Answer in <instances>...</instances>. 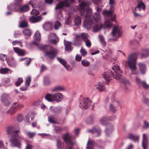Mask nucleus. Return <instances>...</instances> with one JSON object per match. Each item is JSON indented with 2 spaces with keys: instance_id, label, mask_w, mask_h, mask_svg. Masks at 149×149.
I'll list each match as a JSON object with an SVG mask.
<instances>
[{
  "instance_id": "nucleus-1",
  "label": "nucleus",
  "mask_w": 149,
  "mask_h": 149,
  "mask_svg": "<svg viewBox=\"0 0 149 149\" xmlns=\"http://www.w3.org/2000/svg\"><path fill=\"white\" fill-rule=\"evenodd\" d=\"M90 3L87 1H82L80 5V11L81 15L82 17L84 18V22L83 25L85 29L87 30H90L91 28L92 25L94 32H97L102 28H110L112 26L111 19H109L108 20L104 21L103 25L101 24L99 25L97 23H93L92 21V18L96 22H101V17L100 14L98 13H95L94 15L92 17V10L89 8Z\"/></svg>"
},
{
  "instance_id": "nucleus-2",
  "label": "nucleus",
  "mask_w": 149,
  "mask_h": 149,
  "mask_svg": "<svg viewBox=\"0 0 149 149\" xmlns=\"http://www.w3.org/2000/svg\"><path fill=\"white\" fill-rule=\"evenodd\" d=\"M6 131L8 133L12 134L9 140L11 144L14 147L21 148L22 144L20 141L21 139H23V138L20 136L19 130L15 131L13 127L9 126L6 128Z\"/></svg>"
},
{
  "instance_id": "nucleus-3",
  "label": "nucleus",
  "mask_w": 149,
  "mask_h": 149,
  "mask_svg": "<svg viewBox=\"0 0 149 149\" xmlns=\"http://www.w3.org/2000/svg\"><path fill=\"white\" fill-rule=\"evenodd\" d=\"M112 69L113 72L111 71L109 72H105L102 75V77L106 80L108 84L111 79V75H112L113 78L116 79H120L121 74L120 73H121L122 71L120 70L119 66L117 65H115L112 67Z\"/></svg>"
},
{
  "instance_id": "nucleus-4",
  "label": "nucleus",
  "mask_w": 149,
  "mask_h": 149,
  "mask_svg": "<svg viewBox=\"0 0 149 149\" xmlns=\"http://www.w3.org/2000/svg\"><path fill=\"white\" fill-rule=\"evenodd\" d=\"M137 55L133 54L130 55L128 59L127 64L131 71V74H134L136 73V60Z\"/></svg>"
},
{
  "instance_id": "nucleus-5",
  "label": "nucleus",
  "mask_w": 149,
  "mask_h": 149,
  "mask_svg": "<svg viewBox=\"0 0 149 149\" xmlns=\"http://www.w3.org/2000/svg\"><path fill=\"white\" fill-rule=\"evenodd\" d=\"M22 2V0H15L14 4L9 6L8 8L10 10L14 9L16 11H20L22 12H25L29 10V7L27 5H25L20 8L21 3Z\"/></svg>"
},
{
  "instance_id": "nucleus-6",
  "label": "nucleus",
  "mask_w": 149,
  "mask_h": 149,
  "mask_svg": "<svg viewBox=\"0 0 149 149\" xmlns=\"http://www.w3.org/2000/svg\"><path fill=\"white\" fill-rule=\"evenodd\" d=\"M42 47L46 56L52 59L56 56L57 51L56 49L53 48L50 46L47 45L42 46Z\"/></svg>"
},
{
  "instance_id": "nucleus-7",
  "label": "nucleus",
  "mask_w": 149,
  "mask_h": 149,
  "mask_svg": "<svg viewBox=\"0 0 149 149\" xmlns=\"http://www.w3.org/2000/svg\"><path fill=\"white\" fill-rule=\"evenodd\" d=\"M63 98V95L59 93H55L53 94H48L46 95L45 99L50 102L55 101L57 102H61Z\"/></svg>"
},
{
  "instance_id": "nucleus-8",
  "label": "nucleus",
  "mask_w": 149,
  "mask_h": 149,
  "mask_svg": "<svg viewBox=\"0 0 149 149\" xmlns=\"http://www.w3.org/2000/svg\"><path fill=\"white\" fill-rule=\"evenodd\" d=\"M116 4V0H109V4L110 5V10H104L102 13L105 17H111L112 16V13L114 10L113 6Z\"/></svg>"
},
{
  "instance_id": "nucleus-9",
  "label": "nucleus",
  "mask_w": 149,
  "mask_h": 149,
  "mask_svg": "<svg viewBox=\"0 0 149 149\" xmlns=\"http://www.w3.org/2000/svg\"><path fill=\"white\" fill-rule=\"evenodd\" d=\"M80 108L82 109H86L90 107L91 102L89 98H81L79 100Z\"/></svg>"
},
{
  "instance_id": "nucleus-10",
  "label": "nucleus",
  "mask_w": 149,
  "mask_h": 149,
  "mask_svg": "<svg viewBox=\"0 0 149 149\" xmlns=\"http://www.w3.org/2000/svg\"><path fill=\"white\" fill-rule=\"evenodd\" d=\"M73 138L72 136L68 133L65 134L63 136V139L68 146V149H73L71 146L75 143V141H73Z\"/></svg>"
},
{
  "instance_id": "nucleus-11",
  "label": "nucleus",
  "mask_w": 149,
  "mask_h": 149,
  "mask_svg": "<svg viewBox=\"0 0 149 149\" xmlns=\"http://www.w3.org/2000/svg\"><path fill=\"white\" fill-rule=\"evenodd\" d=\"M0 100L2 104L6 106H8L10 104L9 96L6 93H3L1 94Z\"/></svg>"
},
{
  "instance_id": "nucleus-12",
  "label": "nucleus",
  "mask_w": 149,
  "mask_h": 149,
  "mask_svg": "<svg viewBox=\"0 0 149 149\" xmlns=\"http://www.w3.org/2000/svg\"><path fill=\"white\" fill-rule=\"evenodd\" d=\"M122 31L120 27L118 26H114L113 28L111 31V35L117 38L120 37L122 34Z\"/></svg>"
},
{
  "instance_id": "nucleus-13",
  "label": "nucleus",
  "mask_w": 149,
  "mask_h": 149,
  "mask_svg": "<svg viewBox=\"0 0 149 149\" xmlns=\"http://www.w3.org/2000/svg\"><path fill=\"white\" fill-rule=\"evenodd\" d=\"M119 103L115 99L112 98L111 102L110 104L109 108L112 112L114 113L117 111V108L119 106Z\"/></svg>"
},
{
  "instance_id": "nucleus-14",
  "label": "nucleus",
  "mask_w": 149,
  "mask_h": 149,
  "mask_svg": "<svg viewBox=\"0 0 149 149\" xmlns=\"http://www.w3.org/2000/svg\"><path fill=\"white\" fill-rule=\"evenodd\" d=\"M74 1V0H64L63 2H60L57 4L55 9L56 10L62 8L64 6H68L70 3L73 2Z\"/></svg>"
},
{
  "instance_id": "nucleus-15",
  "label": "nucleus",
  "mask_w": 149,
  "mask_h": 149,
  "mask_svg": "<svg viewBox=\"0 0 149 149\" xmlns=\"http://www.w3.org/2000/svg\"><path fill=\"white\" fill-rule=\"evenodd\" d=\"M87 131L88 132L92 133L94 137L98 136L101 132V130L98 127H93L92 129L87 130Z\"/></svg>"
},
{
  "instance_id": "nucleus-16",
  "label": "nucleus",
  "mask_w": 149,
  "mask_h": 149,
  "mask_svg": "<svg viewBox=\"0 0 149 149\" xmlns=\"http://www.w3.org/2000/svg\"><path fill=\"white\" fill-rule=\"evenodd\" d=\"M148 145V139L146 134L143 133L142 135V146L143 149H147Z\"/></svg>"
},
{
  "instance_id": "nucleus-17",
  "label": "nucleus",
  "mask_w": 149,
  "mask_h": 149,
  "mask_svg": "<svg viewBox=\"0 0 149 149\" xmlns=\"http://www.w3.org/2000/svg\"><path fill=\"white\" fill-rule=\"evenodd\" d=\"M139 136L137 135L129 133L128 134V138L132 141H134L135 143H138L139 140Z\"/></svg>"
},
{
  "instance_id": "nucleus-18",
  "label": "nucleus",
  "mask_w": 149,
  "mask_h": 149,
  "mask_svg": "<svg viewBox=\"0 0 149 149\" xmlns=\"http://www.w3.org/2000/svg\"><path fill=\"white\" fill-rule=\"evenodd\" d=\"M138 3L137 7H135L134 10L136 11L138 8H139V11L141 10V9H143L144 10L145 9V6L141 0H137Z\"/></svg>"
},
{
  "instance_id": "nucleus-19",
  "label": "nucleus",
  "mask_w": 149,
  "mask_h": 149,
  "mask_svg": "<svg viewBox=\"0 0 149 149\" xmlns=\"http://www.w3.org/2000/svg\"><path fill=\"white\" fill-rule=\"evenodd\" d=\"M24 105L18 102H15L11 105V107H13L16 111L21 109V108L24 107Z\"/></svg>"
},
{
  "instance_id": "nucleus-20",
  "label": "nucleus",
  "mask_w": 149,
  "mask_h": 149,
  "mask_svg": "<svg viewBox=\"0 0 149 149\" xmlns=\"http://www.w3.org/2000/svg\"><path fill=\"white\" fill-rule=\"evenodd\" d=\"M42 19V17L41 15L36 17L32 16L29 18L30 22L33 23L39 22Z\"/></svg>"
},
{
  "instance_id": "nucleus-21",
  "label": "nucleus",
  "mask_w": 149,
  "mask_h": 149,
  "mask_svg": "<svg viewBox=\"0 0 149 149\" xmlns=\"http://www.w3.org/2000/svg\"><path fill=\"white\" fill-rule=\"evenodd\" d=\"M57 60L61 63L68 70H70V66L67 65L66 62L63 59L59 57L57 58Z\"/></svg>"
},
{
  "instance_id": "nucleus-22",
  "label": "nucleus",
  "mask_w": 149,
  "mask_h": 149,
  "mask_svg": "<svg viewBox=\"0 0 149 149\" xmlns=\"http://www.w3.org/2000/svg\"><path fill=\"white\" fill-rule=\"evenodd\" d=\"M76 37L84 41H85L86 39H88V35L86 33H82L80 34L76 35Z\"/></svg>"
},
{
  "instance_id": "nucleus-23",
  "label": "nucleus",
  "mask_w": 149,
  "mask_h": 149,
  "mask_svg": "<svg viewBox=\"0 0 149 149\" xmlns=\"http://www.w3.org/2000/svg\"><path fill=\"white\" fill-rule=\"evenodd\" d=\"M95 143L92 139H89L87 144L86 149H93Z\"/></svg>"
},
{
  "instance_id": "nucleus-24",
  "label": "nucleus",
  "mask_w": 149,
  "mask_h": 149,
  "mask_svg": "<svg viewBox=\"0 0 149 149\" xmlns=\"http://www.w3.org/2000/svg\"><path fill=\"white\" fill-rule=\"evenodd\" d=\"M13 49L15 53L20 56H24L26 54L24 50L20 49L19 48L13 47Z\"/></svg>"
},
{
  "instance_id": "nucleus-25",
  "label": "nucleus",
  "mask_w": 149,
  "mask_h": 149,
  "mask_svg": "<svg viewBox=\"0 0 149 149\" xmlns=\"http://www.w3.org/2000/svg\"><path fill=\"white\" fill-rule=\"evenodd\" d=\"M139 67L140 73L142 74H144L146 71L145 65L141 63H139Z\"/></svg>"
},
{
  "instance_id": "nucleus-26",
  "label": "nucleus",
  "mask_w": 149,
  "mask_h": 149,
  "mask_svg": "<svg viewBox=\"0 0 149 149\" xmlns=\"http://www.w3.org/2000/svg\"><path fill=\"white\" fill-rule=\"evenodd\" d=\"M23 32L25 35V38L27 39L28 38V37L31 35V31L29 29H25L23 30Z\"/></svg>"
},
{
  "instance_id": "nucleus-27",
  "label": "nucleus",
  "mask_w": 149,
  "mask_h": 149,
  "mask_svg": "<svg viewBox=\"0 0 149 149\" xmlns=\"http://www.w3.org/2000/svg\"><path fill=\"white\" fill-rule=\"evenodd\" d=\"M94 115L92 114L88 117L86 120V123L87 124H93L94 123Z\"/></svg>"
},
{
  "instance_id": "nucleus-28",
  "label": "nucleus",
  "mask_w": 149,
  "mask_h": 149,
  "mask_svg": "<svg viewBox=\"0 0 149 149\" xmlns=\"http://www.w3.org/2000/svg\"><path fill=\"white\" fill-rule=\"evenodd\" d=\"M13 71L8 68H2L0 69V73L1 74H11Z\"/></svg>"
},
{
  "instance_id": "nucleus-29",
  "label": "nucleus",
  "mask_w": 149,
  "mask_h": 149,
  "mask_svg": "<svg viewBox=\"0 0 149 149\" xmlns=\"http://www.w3.org/2000/svg\"><path fill=\"white\" fill-rule=\"evenodd\" d=\"M113 130V125L111 124H109L107 125L105 132L107 135L111 132Z\"/></svg>"
},
{
  "instance_id": "nucleus-30",
  "label": "nucleus",
  "mask_w": 149,
  "mask_h": 149,
  "mask_svg": "<svg viewBox=\"0 0 149 149\" xmlns=\"http://www.w3.org/2000/svg\"><path fill=\"white\" fill-rule=\"evenodd\" d=\"M141 54L143 57H146L149 55V49L145 48L143 49L142 51Z\"/></svg>"
},
{
  "instance_id": "nucleus-31",
  "label": "nucleus",
  "mask_w": 149,
  "mask_h": 149,
  "mask_svg": "<svg viewBox=\"0 0 149 149\" xmlns=\"http://www.w3.org/2000/svg\"><path fill=\"white\" fill-rule=\"evenodd\" d=\"M109 120L108 117L107 116H103L101 118L100 120V122L103 125H105L107 122Z\"/></svg>"
},
{
  "instance_id": "nucleus-32",
  "label": "nucleus",
  "mask_w": 149,
  "mask_h": 149,
  "mask_svg": "<svg viewBox=\"0 0 149 149\" xmlns=\"http://www.w3.org/2000/svg\"><path fill=\"white\" fill-rule=\"evenodd\" d=\"M65 46V50L67 51H71L72 48L71 47V42L68 41L65 42L64 44Z\"/></svg>"
},
{
  "instance_id": "nucleus-33",
  "label": "nucleus",
  "mask_w": 149,
  "mask_h": 149,
  "mask_svg": "<svg viewBox=\"0 0 149 149\" xmlns=\"http://www.w3.org/2000/svg\"><path fill=\"white\" fill-rule=\"evenodd\" d=\"M64 90V87L63 86H60L55 87L53 89V91L55 92H61Z\"/></svg>"
},
{
  "instance_id": "nucleus-34",
  "label": "nucleus",
  "mask_w": 149,
  "mask_h": 149,
  "mask_svg": "<svg viewBox=\"0 0 149 149\" xmlns=\"http://www.w3.org/2000/svg\"><path fill=\"white\" fill-rule=\"evenodd\" d=\"M34 38L35 40L40 41L41 39L40 34L38 31H37L34 36Z\"/></svg>"
},
{
  "instance_id": "nucleus-35",
  "label": "nucleus",
  "mask_w": 149,
  "mask_h": 149,
  "mask_svg": "<svg viewBox=\"0 0 149 149\" xmlns=\"http://www.w3.org/2000/svg\"><path fill=\"white\" fill-rule=\"evenodd\" d=\"M51 83L48 77H44L43 85L45 86H48Z\"/></svg>"
},
{
  "instance_id": "nucleus-36",
  "label": "nucleus",
  "mask_w": 149,
  "mask_h": 149,
  "mask_svg": "<svg viewBox=\"0 0 149 149\" xmlns=\"http://www.w3.org/2000/svg\"><path fill=\"white\" fill-rule=\"evenodd\" d=\"M35 114L33 113H32L30 115H29L27 114L25 116V118H26V120H25L27 122L29 123L30 122L29 120V117H31V120H32L34 117Z\"/></svg>"
},
{
  "instance_id": "nucleus-37",
  "label": "nucleus",
  "mask_w": 149,
  "mask_h": 149,
  "mask_svg": "<svg viewBox=\"0 0 149 149\" xmlns=\"http://www.w3.org/2000/svg\"><path fill=\"white\" fill-rule=\"evenodd\" d=\"M74 25L77 26L81 24V18L79 17H77L75 18L74 20Z\"/></svg>"
},
{
  "instance_id": "nucleus-38",
  "label": "nucleus",
  "mask_w": 149,
  "mask_h": 149,
  "mask_svg": "<svg viewBox=\"0 0 149 149\" xmlns=\"http://www.w3.org/2000/svg\"><path fill=\"white\" fill-rule=\"evenodd\" d=\"M52 27L51 24L49 23H46L43 26V28L46 30H48L52 29Z\"/></svg>"
},
{
  "instance_id": "nucleus-39",
  "label": "nucleus",
  "mask_w": 149,
  "mask_h": 149,
  "mask_svg": "<svg viewBox=\"0 0 149 149\" xmlns=\"http://www.w3.org/2000/svg\"><path fill=\"white\" fill-rule=\"evenodd\" d=\"M16 111L13 107H10L8 110H7L6 113L8 114H10L12 115L14 114L16 112Z\"/></svg>"
},
{
  "instance_id": "nucleus-40",
  "label": "nucleus",
  "mask_w": 149,
  "mask_h": 149,
  "mask_svg": "<svg viewBox=\"0 0 149 149\" xmlns=\"http://www.w3.org/2000/svg\"><path fill=\"white\" fill-rule=\"evenodd\" d=\"M62 109V108L61 107L58 106L54 107L53 109V111L56 113H58L61 112Z\"/></svg>"
},
{
  "instance_id": "nucleus-41",
  "label": "nucleus",
  "mask_w": 149,
  "mask_h": 149,
  "mask_svg": "<svg viewBox=\"0 0 149 149\" xmlns=\"http://www.w3.org/2000/svg\"><path fill=\"white\" fill-rule=\"evenodd\" d=\"M28 24L25 20H22L19 23V27H24L28 26Z\"/></svg>"
},
{
  "instance_id": "nucleus-42",
  "label": "nucleus",
  "mask_w": 149,
  "mask_h": 149,
  "mask_svg": "<svg viewBox=\"0 0 149 149\" xmlns=\"http://www.w3.org/2000/svg\"><path fill=\"white\" fill-rule=\"evenodd\" d=\"M81 63L82 65L85 67H88L90 64L89 61L86 60H82Z\"/></svg>"
},
{
  "instance_id": "nucleus-43",
  "label": "nucleus",
  "mask_w": 149,
  "mask_h": 149,
  "mask_svg": "<svg viewBox=\"0 0 149 149\" xmlns=\"http://www.w3.org/2000/svg\"><path fill=\"white\" fill-rule=\"evenodd\" d=\"M54 25L55 30H57L61 27V24L59 21H56L55 22Z\"/></svg>"
},
{
  "instance_id": "nucleus-44",
  "label": "nucleus",
  "mask_w": 149,
  "mask_h": 149,
  "mask_svg": "<svg viewBox=\"0 0 149 149\" xmlns=\"http://www.w3.org/2000/svg\"><path fill=\"white\" fill-rule=\"evenodd\" d=\"M55 39H48L49 42L51 43L54 44L56 45L57 44V42L59 41L58 37V38H55Z\"/></svg>"
},
{
  "instance_id": "nucleus-45",
  "label": "nucleus",
  "mask_w": 149,
  "mask_h": 149,
  "mask_svg": "<svg viewBox=\"0 0 149 149\" xmlns=\"http://www.w3.org/2000/svg\"><path fill=\"white\" fill-rule=\"evenodd\" d=\"M26 135L30 138H33L35 135L36 133L34 132H28L26 133Z\"/></svg>"
},
{
  "instance_id": "nucleus-46",
  "label": "nucleus",
  "mask_w": 149,
  "mask_h": 149,
  "mask_svg": "<svg viewBox=\"0 0 149 149\" xmlns=\"http://www.w3.org/2000/svg\"><path fill=\"white\" fill-rule=\"evenodd\" d=\"M58 38V36L56 35L54 33H51L49 34L48 36V39H54L55 38Z\"/></svg>"
},
{
  "instance_id": "nucleus-47",
  "label": "nucleus",
  "mask_w": 149,
  "mask_h": 149,
  "mask_svg": "<svg viewBox=\"0 0 149 149\" xmlns=\"http://www.w3.org/2000/svg\"><path fill=\"white\" fill-rule=\"evenodd\" d=\"M56 18V19L58 20H63V16L61 11H60L58 12Z\"/></svg>"
},
{
  "instance_id": "nucleus-48",
  "label": "nucleus",
  "mask_w": 149,
  "mask_h": 149,
  "mask_svg": "<svg viewBox=\"0 0 149 149\" xmlns=\"http://www.w3.org/2000/svg\"><path fill=\"white\" fill-rule=\"evenodd\" d=\"M99 38L102 45L103 46H105V45L106 43L103 36H102L100 35L99 36Z\"/></svg>"
},
{
  "instance_id": "nucleus-49",
  "label": "nucleus",
  "mask_w": 149,
  "mask_h": 149,
  "mask_svg": "<svg viewBox=\"0 0 149 149\" xmlns=\"http://www.w3.org/2000/svg\"><path fill=\"white\" fill-rule=\"evenodd\" d=\"M23 79L19 78L18 79L17 81L15 82V85L17 86H19L23 81Z\"/></svg>"
},
{
  "instance_id": "nucleus-50",
  "label": "nucleus",
  "mask_w": 149,
  "mask_h": 149,
  "mask_svg": "<svg viewBox=\"0 0 149 149\" xmlns=\"http://www.w3.org/2000/svg\"><path fill=\"white\" fill-rule=\"evenodd\" d=\"M31 81V78L30 77H28L26 78V81L25 82V85L26 86L29 87L30 85Z\"/></svg>"
},
{
  "instance_id": "nucleus-51",
  "label": "nucleus",
  "mask_w": 149,
  "mask_h": 149,
  "mask_svg": "<svg viewBox=\"0 0 149 149\" xmlns=\"http://www.w3.org/2000/svg\"><path fill=\"white\" fill-rule=\"evenodd\" d=\"M31 14L33 15H37L40 14V12L38 10L33 9L31 12Z\"/></svg>"
},
{
  "instance_id": "nucleus-52",
  "label": "nucleus",
  "mask_w": 149,
  "mask_h": 149,
  "mask_svg": "<svg viewBox=\"0 0 149 149\" xmlns=\"http://www.w3.org/2000/svg\"><path fill=\"white\" fill-rule=\"evenodd\" d=\"M12 44L13 45L15 46L16 45L18 44L20 46H22V44L20 41L19 40L13 41L12 42Z\"/></svg>"
},
{
  "instance_id": "nucleus-53",
  "label": "nucleus",
  "mask_w": 149,
  "mask_h": 149,
  "mask_svg": "<svg viewBox=\"0 0 149 149\" xmlns=\"http://www.w3.org/2000/svg\"><path fill=\"white\" fill-rule=\"evenodd\" d=\"M143 129H147L149 127V123L148 121L144 120L143 121Z\"/></svg>"
},
{
  "instance_id": "nucleus-54",
  "label": "nucleus",
  "mask_w": 149,
  "mask_h": 149,
  "mask_svg": "<svg viewBox=\"0 0 149 149\" xmlns=\"http://www.w3.org/2000/svg\"><path fill=\"white\" fill-rule=\"evenodd\" d=\"M23 116L22 114H19L17 116V120L19 122H22L23 120Z\"/></svg>"
},
{
  "instance_id": "nucleus-55",
  "label": "nucleus",
  "mask_w": 149,
  "mask_h": 149,
  "mask_svg": "<svg viewBox=\"0 0 149 149\" xmlns=\"http://www.w3.org/2000/svg\"><path fill=\"white\" fill-rule=\"evenodd\" d=\"M63 144L59 140L57 141V146L58 149H60L63 146Z\"/></svg>"
},
{
  "instance_id": "nucleus-56",
  "label": "nucleus",
  "mask_w": 149,
  "mask_h": 149,
  "mask_svg": "<svg viewBox=\"0 0 149 149\" xmlns=\"http://www.w3.org/2000/svg\"><path fill=\"white\" fill-rule=\"evenodd\" d=\"M48 120L49 122L52 123H56L54 121V118L53 116H49L48 117Z\"/></svg>"
},
{
  "instance_id": "nucleus-57",
  "label": "nucleus",
  "mask_w": 149,
  "mask_h": 149,
  "mask_svg": "<svg viewBox=\"0 0 149 149\" xmlns=\"http://www.w3.org/2000/svg\"><path fill=\"white\" fill-rule=\"evenodd\" d=\"M29 3L31 5L33 8H34L36 6L35 0H30Z\"/></svg>"
},
{
  "instance_id": "nucleus-58",
  "label": "nucleus",
  "mask_w": 149,
  "mask_h": 149,
  "mask_svg": "<svg viewBox=\"0 0 149 149\" xmlns=\"http://www.w3.org/2000/svg\"><path fill=\"white\" fill-rule=\"evenodd\" d=\"M7 55L3 54H0V59L3 61L7 59Z\"/></svg>"
},
{
  "instance_id": "nucleus-59",
  "label": "nucleus",
  "mask_w": 149,
  "mask_h": 149,
  "mask_svg": "<svg viewBox=\"0 0 149 149\" xmlns=\"http://www.w3.org/2000/svg\"><path fill=\"white\" fill-rule=\"evenodd\" d=\"M135 81L137 84L138 85H141L142 82L141 81V79L137 77H136Z\"/></svg>"
},
{
  "instance_id": "nucleus-60",
  "label": "nucleus",
  "mask_w": 149,
  "mask_h": 149,
  "mask_svg": "<svg viewBox=\"0 0 149 149\" xmlns=\"http://www.w3.org/2000/svg\"><path fill=\"white\" fill-rule=\"evenodd\" d=\"M86 43V46L88 47H90L91 45V43L90 40L88 39H86V40L84 41Z\"/></svg>"
},
{
  "instance_id": "nucleus-61",
  "label": "nucleus",
  "mask_w": 149,
  "mask_h": 149,
  "mask_svg": "<svg viewBox=\"0 0 149 149\" xmlns=\"http://www.w3.org/2000/svg\"><path fill=\"white\" fill-rule=\"evenodd\" d=\"M80 52L81 55L83 56H85L87 54L86 51L82 48L80 50Z\"/></svg>"
},
{
  "instance_id": "nucleus-62",
  "label": "nucleus",
  "mask_w": 149,
  "mask_h": 149,
  "mask_svg": "<svg viewBox=\"0 0 149 149\" xmlns=\"http://www.w3.org/2000/svg\"><path fill=\"white\" fill-rule=\"evenodd\" d=\"M54 130L56 133L61 132V128L59 127H55L54 129Z\"/></svg>"
},
{
  "instance_id": "nucleus-63",
  "label": "nucleus",
  "mask_w": 149,
  "mask_h": 149,
  "mask_svg": "<svg viewBox=\"0 0 149 149\" xmlns=\"http://www.w3.org/2000/svg\"><path fill=\"white\" fill-rule=\"evenodd\" d=\"M143 101L147 105H149V99L146 97H144L143 99Z\"/></svg>"
},
{
  "instance_id": "nucleus-64",
  "label": "nucleus",
  "mask_w": 149,
  "mask_h": 149,
  "mask_svg": "<svg viewBox=\"0 0 149 149\" xmlns=\"http://www.w3.org/2000/svg\"><path fill=\"white\" fill-rule=\"evenodd\" d=\"M141 85L143 87L145 88H147L149 87V85H148L145 81H143Z\"/></svg>"
}]
</instances>
